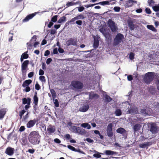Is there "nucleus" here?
<instances>
[{
    "mask_svg": "<svg viewBox=\"0 0 159 159\" xmlns=\"http://www.w3.org/2000/svg\"><path fill=\"white\" fill-rule=\"evenodd\" d=\"M39 135L38 132L33 131L31 132L28 135V139L29 142L34 145L39 144L40 142Z\"/></svg>",
    "mask_w": 159,
    "mask_h": 159,
    "instance_id": "1",
    "label": "nucleus"
},
{
    "mask_svg": "<svg viewBox=\"0 0 159 159\" xmlns=\"http://www.w3.org/2000/svg\"><path fill=\"white\" fill-rule=\"evenodd\" d=\"M157 73L153 72H148L145 74L143 78V82L147 84H150L154 79L157 78Z\"/></svg>",
    "mask_w": 159,
    "mask_h": 159,
    "instance_id": "2",
    "label": "nucleus"
},
{
    "mask_svg": "<svg viewBox=\"0 0 159 159\" xmlns=\"http://www.w3.org/2000/svg\"><path fill=\"white\" fill-rule=\"evenodd\" d=\"M70 86L72 90L75 92H80L83 90L84 88V84L80 81L77 80H74L71 82Z\"/></svg>",
    "mask_w": 159,
    "mask_h": 159,
    "instance_id": "3",
    "label": "nucleus"
},
{
    "mask_svg": "<svg viewBox=\"0 0 159 159\" xmlns=\"http://www.w3.org/2000/svg\"><path fill=\"white\" fill-rule=\"evenodd\" d=\"M70 130L74 133L81 135L85 134L86 133V131L84 129L74 125L71 126V128L70 129Z\"/></svg>",
    "mask_w": 159,
    "mask_h": 159,
    "instance_id": "4",
    "label": "nucleus"
},
{
    "mask_svg": "<svg viewBox=\"0 0 159 159\" xmlns=\"http://www.w3.org/2000/svg\"><path fill=\"white\" fill-rule=\"evenodd\" d=\"M124 38L123 34L120 33L117 34L114 39L113 45L114 47L118 45L123 41Z\"/></svg>",
    "mask_w": 159,
    "mask_h": 159,
    "instance_id": "5",
    "label": "nucleus"
},
{
    "mask_svg": "<svg viewBox=\"0 0 159 159\" xmlns=\"http://www.w3.org/2000/svg\"><path fill=\"white\" fill-rule=\"evenodd\" d=\"M107 22L108 26L112 32H115L117 31L118 28L117 26H116V24L111 19H109Z\"/></svg>",
    "mask_w": 159,
    "mask_h": 159,
    "instance_id": "6",
    "label": "nucleus"
},
{
    "mask_svg": "<svg viewBox=\"0 0 159 159\" xmlns=\"http://www.w3.org/2000/svg\"><path fill=\"white\" fill-rule=\"evenodd\" d=\"M117 133L121 134L122 136V138L124 139H126L127 138L128 133V131L124 128L120 127L118 128L116 130Z\"/></svg>",
    "mask_w": 159,
    "mask_h": 159,
    "instance_id": "7",
    "label": "nucleus"
},
{
    "mask_svg": "<svg viewBox=\"0 0 159 159\" xmlns=\"http://www.w3.org/2000/svg\"><path fill=\"white\" fill-rule=\"evenodd\" d=\"M127 114L134 115L139 114L138 107L135 105L130 106L129 108H128L126 111Z\"/></svg>",
    "mask_w": 159,
    "mask_h": 159,
    "instance_id": "8",
    "label": "nucleus"
},
{
    "mask_svg": "<svg viewBox=\"0 0 159 159\" xmlns=\"http://www.w3.org/2000/svg\"><path fill=\"white\" fill-rule=\"evenodd\" d=\"M50 91L52 95L53 101L54 106L56 107H58L59 106V103L57 99H55L57 97V94L55 90L53 89L50 90Z\"/></svg>",
    "mask_w": 159,
    "mask_h": 159,
    "instance_id": "9",
    "label": "nucleus"
},
{
    "mask_svg": "<svg viewBox=\"0 0 159 159\" xmlns=\"http://www.w3.org/2000/svg\"><path fill=\"white\" fill-rule=\"evenodd\" d=\"M113 126L112 123H110L108 124L106 129L107 135L110 139H111L113 136Z\"/></svg>",
    "mask_w": 159,
    "mask_h": 159,
    "instance_id": "10",
    "label": "nucleus"
},
{
    "mask_svg": "<svg viewBox=\"0 0 159 159\" xmlns=\"http://www.w3.org/2000/svg\"><path fill=\"white\" fill-rule=\"evenodd\" d=\"M149 128L150 131L153 134L157 133L158 131V127L154 122H151Z\"/></svg>",
    "mask_w": 159,
    "mask_h": 159,
    "instance_id": "11",
    "label": "nucleus"
},
{
    "mask_svg": "<svg viewBox=\"0 0 159 159\" xmlns=\"http://www.w3.org/2000/svg\"><path fill=\"white\" fill-rule=\"evenodd\" d=\"M67 46L70 45L76 46L77 45V41L76 39L75 38H70L66 42Z\"/></svg>",
    "mask_w": 159,
    "mask_h": 159,
    "instance_id": "12",
    "label": "nucleus"
},
{
    "mask_svg": "<svg viewBox=\"0 0 159 159\" xmlns=\"http://www.w3.org/2000/svg\"><path fill=\"white\" fill-rule=\"evenodd\" d=\"M141 123H137L134 124L132 126V129L134 133L139 131L142 127Z\"/></svg>",
    "mask_w": 159,
    "mask_h": 159,
    "instance_id": "13",
    "label": "nucleus"
},
{
    "mask_svg": "<svg viewBox=\"0 0 159 159\" xmlns=\"http://www.w3.org/2000/svg\"><path fill=\"white\" fill-rule=\"evenodd\" d=\"M67 148L71 150L72 151L75 152H77L79 153L83 154H85V153L83 151H82L79 148H76L72 146L71 145H68L67 146Z\"/></svg>",
    "mask_w": 159,
    "mask_h": 159,
    "instance_id": "14",
    "label": "nucleus"
},
{
    "mask_svg": "<svg viewBox=\"0 0 159 159\" xmlns=\"http://www.w3.org/2000/svg\"><path fill=\"white\" fill-rule=\"evenodd\" d=\"M15 149L10 147H8L6 149L5 153L10 156H12L14 153Z\"/></svg>",
    "mask_w": 159,
    "mask_h": 159,
    "instance_id": "15",
    "label": "nucleus"
},
{
    "mask_svg": "<svg viewBox=\"0 0 159 159\" xmlns=\"http://www.w3.org/2000/svg\"><path fill=\"white\" fill-rule=\"evenodd\" d=\"M87 94H89V99L90 100L93 99H97L99 97V95L98 94L94 93L93 92H92L91 93L88 92Z\"/></svg>",
    "mask_w": 159,
    "mask_h": 159,
    "instance_id": "16",
    "label": "nucleus"
},
{
    "mask_svg": "<svg viewBox=\"0 0 159 159\" xmlns=\"http://www.w3.org/2000/svg\"><path fill=\"white\" fill-rule=\"evenodd\" d=\"M37 13V12H35L27 15L26 17L23 20V22H26L30 20L31 19L34 17Z\"/></svg>",
    "mask_w": 159,
    "mask_h": 159,
    "instance_id": "17",
    "label": "nucleus"
},
{
    "mask_svg": "<svg viewBox=\"0 0 159 159\" xmlns=\"http://www.w3.org/2000/svg\"><path fill=\"white\" fill-rule=\"evenodd\" d=\"M48 135H50L56 131V129L54 126L50 125L48 127L47 130Z\"/></svg>",
    "mask_w": 159,
    "mask_h": 159,
    "instance_id": "18",
    "label": "nucleus"
},
{
    "mask_svg": "<svg viewBox=\"0 0 159 159\" xmlns=\"http://www.w3.org/2000/svg\"><path fill=\"white\" fill-rule=\"evenodd\" d=\"M103 36L107 43H109L111 42L112 40V37L110 33L109 32H105L103 34Z\"/></svg>",
    "mask_w": 159,
    "mask_h": 159,
    "instance_id": "19",
    "label": "nucleus"
},
{
    "mask_svg": "<svg viewBox=\"0 0 159 159\" xmlns=\"http://www.w3.org/2000/svg\"><path fill=\"white\" fill-rule=\"evenodd\" d=\"M127 23L128 25L130 30L132 31L134 30L135 28V25L130 18L127 20Z\"/></svg>",
    "mask_w": 159,
    "mask_h": 159,
    "instance_id": "20",
    "label": "nucleus"
},
{
    "mask_svg": "<svg viewBox=\"0 0 159 159\" xmlns=\"http://www.w3.org/2000/svg\"><path fill=\"white\" fill-rule=\"evenodd\" d=\"M89 108V106L88 104L83 105L79 108V111L80 112H85L87 111Z\"/></svg>",
    "mask_w": 159,
    "mask_h": 159,
    "instance_id": "21",
    "label": "nucleus"
},
{
    "mask_svg": "<svg viewBox=\"0 0 159 159\" xmlns=\"http://www.w3.org/2000/svg\"><path fill=\"white\" fill-rule=\"evenodd\" d=\"M152 144V142H147L139 144V147L141 148H147L148 146H151Z\"/></svg>",
    "mask_w": 159,
    "mask_h": 159,
    "instance_id": "22",
    "label": "nucleus"
},
{
    "mask_svg": "<svg viewBox=\"0 0 159 159\" xmlns=\"http://www.w3.org/2000/svg\"><path fill=\"white\" fill-rule=\"evenodd\" d=\"M36 121L35 119L29 120L26 124V127L29 128L33 127L36 123Z\"/></svg>",
    "mask_w": 159,
    "mask_h": 159,
    "instance_id": "23",
    "label": "nucleus"
},
{
    "mask_svg": "<svg viewBox=\"0 0 159 159\" xmlns=\"http://www.w3.org/2000/svg\"><path fill=\"white\" fill-rule=\"evenodd\" d=\"M148 92L152 95H155L157 92L156 88L153 86H151L148 87Z\"/></svg>",
    "mask_w": 159,
    "mask_h": 159,
    "instance_id": "24",
    "label": "nucleus"
},
{
    "mask_svg": "<svg viewBox=\"0 0 159 159\" xmlns=\"http://www.w3.org/2000/svg\"><path fill=\"white\" fill-rule=\"evenodd\" d=\"M113 0H107L103 1L100 2H99L98 3V4L102 6L104 5H108L110 4H113L115 3V2H113L112 3H111V2L113 1Z\"/></svg>",
    "mask_w": 159,
    "mask_h": 159,
    "instance_id": "25",
    "label": "nucleus"
},
{
    "mask_svg": "<svg viewBox=\"0 0 159 159\" xmlns=\"http://www.w3.org/2000/svg\"><path fill=\"white\" fill-rule=\"evenodd\" d=\"M30 61L29 60H26L24 61L21 64V68L23 69H28V66L29 64Z\"/></svg>",
    "mask_w": 159,
    "mask_h": 159,
    "instance_id": "26",
    "label": "nucleus"
},
{
    "mask_svg": "<svg viewBox=\"0 0 159 159\" xmlns=\"http://www.w3.org/2000/svg\"><path fill=\"white\" fill-rule=\"evenodd\" d=\"M149 108L141 109L140 111V114L144 116L149 115Z\"/></svg>",
    "mask_w": 159,
    "mask_h": 159,
    "instance_id": "27",
    "label": "nucleus"
},
{
    "mask_svg": "<svg viewBox=\"0 0 159 159\" xmlns=\"http://www.w3.org/2000/svg\"><path fill=\"white\" fill-rule=\"evenodd\" d=\"M104 153L107 156L116 155L118 154L117 152L111 150H106L104 152Z\"/></svg>",
    "mask_w": 159,
    "mask_h": 159,
    "instance_id": "28",
    "label": "nucleus"
},
{
    "mask_svg": "<svg viewBox=\"0 0 159 159\" xmlns=\"http://www.w3.org/2000/svg\"><path fill=\"white\" fill-rule=\"evenodd\" d=\"M22 104L24 105L30 104L31 99L29 98H24L22 99Z\"/></svg>",
    "mask_w": 159,
    "mask_h": 159,
    "instance_id": "29",
    "label": "nucleus"
},
{
    "mask_svg": "<svg viewBox=\"0 0 159 159\" xmlns=\"http://www.w3.org/2000/svg\"><path fill=\"white\" fill-rule=\"evenodd\" d=\"M32 82V80H31L29 79L25 80L24 81L22 84V86L23 87H25L29 86V85Z\"/></svg>",
    "mask_w": 159,
    "mask_h": 159,
    "instance_id": "30",
    "label": "nucleus"
},
{
    "mask_svg": "<svg viewBox=\"0 0 159 159\" xmlns=\"http://www.w3.org/2000/svg\"><path fill=\"white\" fill-rule=\"evenodd\" d=\"M99 44V41L98 39H94V41L93 45V48L96 49L98 47Z\"/></svg>",
    "mask_w": 159,
    "mask_h": 159,
    "instance_id": "31",
    "label": "nucleus"
},
{
    "mask_svg": "<svg viewBox=\"0 0 159 159\" xmlns=\"http://www.w3.org/2000/svg\"><path fill=\"white\" fill-rule=\"evenodd\" d=\"M66 18L65 16H63L60 17V18L57 21V23L59 24H62L66 21Z\"/></svg>",
    "mask_w": 159,
    "mask_h": 159,
    "instance_id": "32",
    "label": "nucleus"
},
{
    "mask_svg": "<svg viewBox=\"0 0 159 159\" xmlns=\"http://www.w3.org/2000/svg\"><path fill=\"white\" fill-rule=\"evenodd\" d=\"M147 28L148 30H150L154 32H156L157 31V30L152 25H147Z\"/></svg>",
    "mask_w": 159,
    "mask_h": 159,
    "instance_id": "33",
    "label": "nucleus"
},
{
    "mask_svg": "<svg viewBox=\"0 0 159 159\" xmlns=\"http://www.w3.org/2000/svg\"><path fill=\"white\" fill-rule=\"evenodd\" d=\"M112 98L108 95H106L104 97V101L107 103L110 102L112 101Z\"/></svg>",
    "mask_w": 159,
    "mask_h": 159,
    "instance_id": "34",
    "label": "nucleus"
},
{
    "mask_svg": "<svg viewBox=\"0 0 159 159\" xmlns=\"http://www.w3.org/2000/svg\"><path fill=\"white\" fill-rule=\"evenodd\" d=\"M114 113L116 116H120L122 114V112L120 109L117 108L116 110Z\"/></svg>",
    "mask_w": 159,
    "mask_h": 159,
    "instance_id": "35",
    "label": "nucleus"
},
{
    "mask_svg": "<svg viewBox=\"0 0 159 159\" xmlns=\"http://www.w3.org/2000/svg\"><path fill=\"white\" fill-rule=\"evenodd\" d=\"M133 0H128L125 4V6L126 7H131L133 5Z\"/></svg>",
    "mask_w": 159,
    "mask_h": 159,
    "instance_id": "36",
    "label": "nucleus"
},
{
    "mask_svg": "<svg viewBox=\"0 0 159 159\" xmlns=\"http://www.w3.org/2000/svg\"><path fill=\"white\" fill-rule=\"evenodd\" d=\"M6 113V111L4 109L0 110V120L2 119Z\"/></svg>",
    "mask_w": 159,
    "mask_h": 159,
    "instance_id": "37",
    "label": "nucleus"
},
{
    "mask_svg": "<svg viewBox=\"0 0 159 159\" xmlns=\"http://www.w3.org/2000/svg\"><path fill=\"white\" fill-rule=\"evenodd\" d=\"M77 20L84 19L85 18V16L82 14H79L77 16H75Z\"/></svg>",
    "mask_w": 159,
    "mask_h": 159,
    "instance_id": "38",
    "label": "nucleus"
},
{
    "mask_svg": "<svg viewBox=\"0 0 159 159\" xmlns=\"http://www.w3.org/2000/svg\"><path fill=\"white\" fill-rule=\"evenodd\" d=\"M88 13L87 16L89 17H93L94 16H95V15H97V16H98L99 15H100V14L99 13H95L94 12H92V11H89V12H88V13Z\"/></svg>",
    "mask_w": 159,
    "mask_h": 159,
    "instance_id": "39",
    "label": "nucleus"
},
{
    "mask_svg": "<svg viewBox=\"0 0 159 159\" xmlns=\"http://www.w3.org/2000/svg\"><path fill=\"white\" fill-rule=\"evenodd\" d=\"M58 15H56L53 16L51 19V22H53L55 23L56 22H57L58 17Z\"/></svg>",
    "mask_w": 159,
    "mask_h": 159,
    "instance_id": "40",
    "label": "nucleus"
},
{
    "mask_svg": "<svg viewBox=\"0 0 159 159\" xmlns=\"http://www.w3.org/2000/svg\"><path fill=\"white\" fill-rule=\"evenodd\" d=\"M77 9H78L79 12H81L84 10L85 8L83 6H80L79 7H76L72 11H74L75 10Z\"/></svg>",
    "mask_w": 159,
    "mask_h": 159,
    "instance_id": "41",
    "label": "nucleus"
},
{
    "mask_svg": "<svg viewBox=\"0 0 159 159\" xmlns=\"http://www.w3.org/2000/svg\"><path fill=\"white\" fill-rule=\"evenodd\" d=\"M152 9L153 10L156 12L159 11V4H156L152 6Z\"/></svg>",
    "mask_w": 159,
    "mask_h": 159,
    "instance_id": "42",
    "label": "nucleus"
},
{
    "mask_svg": "<svg viewBox=\"0 0 159 159\" xmlns=\"http://www.w3.org/2000/svg\"><path fill=\"white\" fill-rule=\"evenodd\" d=\"M39 99L38 97H33V102L34 105H37Z\"/></svg>",
    "mask_w": 159,
    "mask_h": 159,
    "instance_id": "43",
    "label": "nucleus"
},
{
    "mask_svg": "<svg viewBox=\"0 0 159 159\" xmlns=\"http://www.w3.org/2000/svg\"><path fill=\"white\" fill-rule=\"evenodd\" d=\"M27 53L28 51L25 52L22 54L21 57L24 58L25 59H27L29 57V55L27 54Z\"/></svg>",
    "mask_w": 159,
    "mask_h": 159,
    "instance_id": "44",
    "label": "nucleus"
},
{
    "mask_svg": "<svg viewBox=\"0 0 159 159\" xmlns=\"http://www.w3.org/2000/svg\"><path fill=\"white\" fill-rule=\"evenodd\" d=\"M26 111L25 109H22L20 111L19 113V116H20V119L22 118V116L24 113Z\"/></svg>",
    "mask_w": 159,
    "mask_h": 159,
    "instance_id": "45",
    "label": "nucleus"
},
{
    "mask_svg": "<svg viewBox=\"0 0 159 159\" xmlns=\"http://www.w3.org/2000/svg\"><path fill=\"white\" fill-rule=\"evenodd\" d=\"M134 55L135 54L134 53L132 52H130L129 57V59L131 60H133L134 58Z\"/></svg>",
    "mask_w": 159,
    "mask_h": 159,
    "instance_id": "46",
    "label": "nucleus"
},
{
    "mask_svg": "<svg viewBox=\"0 0 159 159\" xmlns=\"http://www.w3.org/2000/svg\"><path fill=\"white\" fill-rule=\"evenodd\" d=\"M84 141H87V142L90 143H93L94 142V141L93 139L89 138L84 139Z\"/></svg>",
    "mask_w": 159,
    "mask_h": 159,
    "instance_id": "47",
    "label": "nucleus"
},
{
    "mask_svg": "<svg viewBox=\"0 0 159 159\" xmlns=\"http://www.w3.org/2000/svg\"><path fill=\"white\" fill-rule=\"evenodd\" d=\"M76 20H77L75 17L71 19L70 20H69L70 23V25L75 24V21Z\"/></svg>",
    "mask_w": 159,
    "mask_h": 159,
    "instance_id": "48",
    "label": "nucleus"
},
{
    "mask_svg": "<svg viewBox=\"0 0 159 159\" xmlns=\"http://www.w3.org/2000/svg\"><path fill=\"white\" fill-rule=\"evenodd\" d=\"M133 91L132 90H131L128 93V94L126 95V96L128 97V100H131V97L133 95Z\"/></svg>",
    "mask_w": 159,
    "mask_h": 159,
    "instance_id": "49",
    "label": "nucleus"
},
{
    "mask_svg": "<svg viewBox=\"0 0 159 159\" xmlns=\"http://www.w3.org/2000/svg\"><path fill=\"white\" fill-rule=\"evenodd\" d=\"M64 137L67 140H70L72 138L71 135L68 134H66L64 135Z\"/></svg>",
    "mask_w": 159,
    "mask_h": 159,
    "instance_id": "50",
    "label": "nucleus"
},
{
    "mask_svg": "<svg viewBox=\"0 0 159 159\" xmlns=\"http://www.w3.org/2000/svg\"><path fill=\"white\" fill-rule=\"evenodd\" d=\"M39 79L42 82L45 83L46 80L45 77L44 76H40L39 77Z\"/></svg>",
    "mask_w": 159,
    "mask_h": 159,
    "instance_id": "51",
    "label": "nucleus"
},
{
    "mask_svg": "<svg viewBox=\"0 0 159 159\" xmlns=\"http://www.w3.org/2000/svg\"><path fill=\"white\" fill-rule=\"evenodd\" d=\"M112 11L111 10H108V11H106V12H104V13L101 14L100 15L102 16H103V15H105V14H107L109 15H113V14L109 13V12L111 11Z\"/></svg>",
    "mask_w": 159,
    "mask_h": 159,
    "instance_id": "52",
    "label": "nucleus"
},
{
    "mask_svg": "<svg viewBox=\"0 0 159 159\" xmlns=\"http://www.w3.org/2000/svg\"><path fill=\"white\" fill-rule=\"evenodd\" d=\"M116 12H119L120 9V7L118 6H115L113 9Z\"/></svg>",
    "mask_w": 159,
    "mask_h": 159,
    "instance_id": "53",
    "label": "nucleus"
},
{
    "mask_svg": "<svg viewBox=\"0 0 159 159\" xmlns=\"http://www.w3.org/2000/svg\"><path fill=\"white\" fill-rule=\"evenodd\" d=\"M145 11L147 14H150L152 13L151 10L150 8L148 7L145 8Z\"/></svg>",
    "mask_w": 159,
    "mask_h": 159,
    "instance_id": "54",
    "label": "nucleus"
},
{
    "mask_svg": "<svg viewBox=\"0 0 159 159\" xmlns=\"http://www.w3.org/2000/svg\"><path fill=\"white\" fill-rule=\"evenodd\" d=\"M75 23L79 26H81L83 24V21L81 20H77L75 21Z\"/></svg>",
    "mask_w": 159,
    "mask_h": 159,
    "instance_id": "55",
    "label": "nucleus"
},
{
    "mask_svg": "<svg viewBox=\"0 0 159 159\" xmlns=\"http://www.w3.org/2000/svg\"><path fill=\"white\" fill-rule=\"evenodd\" d=\"M35 89L37 90H39L41 89V87L37 82H36L35 86Z\"/></svg>",
    "mask_w": 159,
    "mask_h": 159,
    "instance_id": "56",
    "label": "nucleus"
},
{
    "mask_svg": "<svg viewBox=\"0 0 159 159\" xmlns=\"http://www.w3.org/2000/svg\"><path fill=\"white\" fill-rule=\"evenodd\" d=\"M30 112H27L26 114L23 116V121H25V120L28 119L29 117V114Z\"/></svg>",
    "mask_w": 159,
    "mask_h": 159,
    "instance_id": "57",
    "label": "nucleus"
},
{
    "mask_svg": "<svg viewBox=\"0 0 159 159\" xmlns=\"http://www.w3.org/2000/svg\"><path fill=\"white\" fill-rule=\"evenodd\" d=\"M25 88L23 89L24 92H25L26 93L28 92L31 90V89L29 86L25 87Z\"/></svg>",
    "mask_w": 159,
    "mask_h": 159,
    "instance_id": "58",
    "label": "nucleus"
},
{
    "mask_svg": "<svg viewBox=\"0 0 159 159\" xmlns=\"http://www.w3.org/2000/svg\"><path fill=\"white\" fill-rule=\"evenodd\" d=\"M93 156L94 157L97 158H101V156L100 154V152H98V153H96L93 154Z\"/></svg>",
    "mask_w": 159,
    "mask_h": 159,
    "instance_id": "59",
    "label": "nucleus"
},
{
    "mask_svg": "<svg viewBox=\"0 0 159 159\" xmlns=\"http://www.w3.org/2000/svg\"><path fill=\"white\" fill-rule=\"evenodd\" d=\"M134 77L131 75H128L127 77V79L128 81H132L133 80Z\"/></svg>",
    "mask_w": 159,
    "mask_h": 159,
    "instance_id": "60",
    "label": "nucleus"
},
{
    "mask_svg": "<svg viewBox=\"0 0 159 159\" xmlns=\"http://www.w3.org/2000/svg\"><path fill=\"white\" fill-rule=\"evenodd\" d=\"M52 60L51 58H48L46 61V63L47 65H48L50 64L51 62L52 61Z\"/></svg>",
    "mask_w": 159,
    "mask_h": 159,
    "instance_id": "61",
    "label": "nucleus"
},
{
    "mask_svg": "<svg viewBox=\"0 0 159 159\" xmlns=\"http://www.w3.org/2000/svg\"><path fill=\"white\" fill-rule=\"evenodd\" d=\"M42 68L43 70H46V65L45 62H42Z\"/></svg>",
    "mask_w": 159,
    "mask_h": 159,
    "instance_id": "62",
    "label": "nucleus"
},
{
    "mask_svg": "<svg viewBox=\"0 0 159 159\" xmlns=\"http://www.w3.org/2000/svg\"><path fill=\"white\" fill-rule=\"evenodd\" d=\"M57 30L55 29H52L50 30V34L51 35H54L57 33Z\"/></svg>",
    "mask_w": 159,
    "mask_h": 159,
    "instance_id": "63",
    "label": "nucleus"
},
{
    "mask_svg": "<svg viewBox=\"0 0 159 159\" xmlns=\"http://www.w3.org/2000/svg\"><path fill=\"white\" fill-rule=\"evenodd\" d=\"M74 2H68L66 3V5L68 7H70L74 5Z\"/></svg>",
    "mask_w": 159,
    "mask_h": 159,
    "instance_id": "64",
    "label": "nucleus"
}]
</instances>
